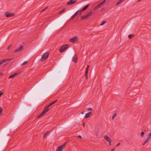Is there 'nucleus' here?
I'll return each mask as SVG.
<instances>
[{
  "instance_id": "f257e3e1",
  "label": "nucleus",
  "mask_w": 151,
  "mask_h": 151,
  "mask_svg": "<svg viewBox=\"0 0 151 151\" xmlns=\"http://www.w3.org/2000/svg\"><path fill=\"white\" fill-rule=\"evenodd\" d=\"M69 45L68 44L62 46L59 49V52L61 53L65 51L69 47Z\"/></svg>"
},
{
  "instance_id": "f03ea898",
  "label": "nucleus",
  "mask_w": 151,
  "mask_h": 151,
  "mask_svg": "<svg viewBox=\"0 0 151 151\" xmlns=\"http://www.w3.org/2000/svg\"><path fill=\"white\" fill-rule=\"evenodd\" d=\"M49 54V52H46L42 55V57L40 59V60L42 62L45 61L48 58Z\"/></svg>"
},
{
  "instance_id": "7ed1b4c3",
  "label": "nucleus",
  "mask_w": 151,
  "mask_h": 151,
  "mask_svg": "<svg viewBox=\"0 0 151 151\" xmlns=\"http://www.w3.org/2000/svg\"><path fill=\"white\" fill-rule=\"evenodd\" d=\"M47 107V106L45 107L44 109L42 112L38 116V118H40L41 117L44 116L47 112L49 110V109Z\"/></svg>"
},
{
  "instance_id": "20e7f679",
  "label": "nucleus",
  "mask_w": 151,
  "mask_h": 151,
  "mask_svg": "<svg viewBox=\"0 0 151 151\" xmlns=\"http://www.w3.org/2000/svg\"><path fill=\"white\" fill-rule=\"evenodd\" d=\"M25 106L23 104H22L20 106V107L17 112V114L18 115L20 114L22 111L24 110V108Z\"/></svg>"
},
{
  "instance_id": "39448f33",
  "label": "nucleus",
  "mask_w": 151,
  "mask_h": 151,
  "mask_svg": "<svg viewBox=\"0 0 151 151\" xmlns=\"http://www.w3.org/2000/svg\"><path fill=\"white\" fill-rule=\"evenodd\" d=\"M104 139H105L109 143V145L111 146V145L112 141L111 138L108 136L104 135Z\"/></svg>"
},
{
  "instance_id": "423d86ee",
  "label": "nucleus",
  "mask_w": 151,
  "mask_h": 151,
  "mask_svg": "<svg viewBox=\"0 0 151 151\" xmlns=\"http://www.w3.org/2000/svg\"><path fill=\"white\" fill-rule=\"evenodd\" d=\"M67 142H65L64 143L63 145H60L58 147L56 150V151H62L63 149L65 147L66 145Z\"/></svg>"
},
{
  "instance_id": "0eeeda50",
  "label": "nucleus",
  "mask_w": 151,
  "mask_h": 151,
  "mask_svg": "<svg viewBox=\"0 0 151 151\" xmlns=\"http://www.w3.org/2000/svg\"><path fill=\"white\" fill-rule=\"evenodd\" d=\"M78 38L77 36H74L73 38H71L69 40V41L73 43H76L78 40Z\"/></svg>"
},
{
  "instance_id": "6e6552de",
  "label": "nucleus",
  "mask_w": 151,
  "mask_h": 151,
  "mask_svg": "<svg viewBox=\"0 0 151 151\" xmlns=\"http://www.w3.org/2000/svg\"><path fill=\"white\" fill-rule=\"evenodd\" d=\"M13 126L12 125H10L8 128H6L3 130V133L4 135H6V134L9 132V128L13 127Z\"/></svg>"
},
{
  "instance_id": "1a4fd4ad",
  "label": "nucleus",
  "mask_w": 151,
  "mask_h": 151,
  "mask_svg": "<svg viewBox=\"0 0 151 151\" xmlns=\"http://www.w3.org/2000/svg\"><path fill=\"white\" fill-rule=\"evenodd\" d=\"M106 2V1H103V2H102L101 3L99 4L97 6H96L93 9V10H95L96 9H99L101 6H103L104 4Z\"/></svg>"
},
{
  "instance_id": "9d476101",
  "label": "nucleus",
  "mask_w": 151,
  "mask_h": 151,
  "mask_svg": "<svg viewBox=\"0 0 151 151\" xmlns=\"http://www.w3.org/2000/svg\"><path fill=\"white\" fill-rule=\"evenodd\" d=\"M5 14L6 16L7 17L13 16L15 15L14 13H9L8 12H6Z\"/></svg>"
},
{
  "instance_id": "9b49d317",
  "label": "nucleus",
  "mask_w": 151,
  "mask_h": 151,
  "mask_svg": "<svg viewBox=\"0 0 151 151\" xmlns=\"http://www.w3.org/2000/svg\"><path fill=\"white\" fill-rule=\"evenodd\" d=\"M71 56L70 55H69L65 58V63L68 62L69 63L71 61Z\"/></svg>"
},
{
  "instance_id": "f8f14e48",
  "label": "nucleus",
  "mask_w": 151,
  "mask_h": 151,
  "mask_svg": "<svg viewBox=\"0 0 151 151\" xmlns=\"http://www.w3.org/2000/svg\"><path fill=\"white\" fill-rule=\"evenodd\" d=\"M23 47L22 46H20L19 47L16 49L14 51V52L20 51L23 50Z\"/></svg>"
},
{
  "instance_id": "ddd939ff",
  "label": "nucleus",
  "mask_w": 151,
  "mask_h": 151,
  "mask_svg": "<svg viewBox=\"0 0 151 151\" xmlns=\"http://www.w3.org/2000/svg\"><path fill=\"white\" fill-rule=\"evenodd\" d=\"M77 60V56L76 54H75L72 58V61L74 63H76Z\"/></svg>"
},
{
  "instance_id": "4468645a",
  "label": "nucleus",
  "mask_w": 151,
  "mask_h": 151,
  "mask_svg": "<svg viewBox=\"0 0 151 151\" xmlns=\"http://www.w3.org/2000/svg\"><path fill=\"white\" fill-rule=\"evenodd\" d=\"M12 59V58L7 59L0 60V64H3L4 62H6L7 61H10Z\"/></svg>"
},
{
  "instance_id": "2eb2a0df",
  "label": "nucleus",
  "mask_w": 151,
  "mask_h": 151,
  "mask_svg": "<svg viewBox=\"0 0 151 151\" xmlns=\"http://www.w3.org/2000/svg\"><path fill=\"white\" fill-rule=\"evenodd\" d=\"M92 114V113L91 111H90L88 112L86 114L85 116V117L86 118H88V117H89Z\"/></svg>"
},
{
  "instance_id": "dca6fc26",
  "label": "nucleus",
  "mask_w": 151,
  "mask_h": 151,
  "mask_svg": "<svg viewBox=\"0 0 151 151\" xmlns=\"http://www.w3.org/2000/svg\"><path fill=\"white\" fill-rule=\"evenodd\" d=\"M77 1H69L67 3V5H68L70 4H72L76 2Z\"/></svg>"
},
{
  "instance_id": "f3484780",
  "label": "nucleus",
  "mask_w": 151,
  "mask_h": 151,
  "mask_svg": "<svg viewBox=\"0 0 151 151\" xmlns=\"http://www.w3.org/2000/svg\"><path fill=\"white\" fill-rule=\"evenodd\" d=\"M89 5L88 4L85 6L81 10H80V11H79L80 12H81V11H83L86 10L88 8V6H89Z\"/></svg>"
},
{
  "instance_id": "a211bd4d",
  "label": "nucleus",
  "mask_w": 151,
  "mask_h": 151,
  "mask_svg": "<svg viewBox=\"0 0 151 151\" xmlns=\"http://www.w3.org/2000/svg\"><path fill=\"white\" fill-rule=\"evenodd\" d=\"M18 74L19 73H16L12 75L9 77V78H13Z\"/></svg>"
},
{
  "instance_id": "6ab92c4d",
  "label": "nucleus",
  "mask_w": 151,
  "mask_h": 151,
  "mask_svg": "<svg viewBox=\"0 0 151 151\" xmlns=\"http://www.w3.org/2000/svg\"><path fill=\"white\" fill-rule=\"evenodd\" d=\"M88 17L86 15L85 16H82L81 17V20H84L87 19Z\"/></svg>"
},
{
  "instance_id": "aec40b11",
  "label": "nucleus",
  "mask_w": 151,
  "mask_h": 151,
  "mask_svg": "<svg viewBox=\"0 0 151 151\" xmlns=\"http://www.w3.org/2000/svg\"><path fill=\"white\" fill-rule=\"evenodd\" d=\"M50 133V132L49 131H47L46 133L45 134L43 137V139H45L47 136H48V134Z\"/></svg>"
},
{
  "instance_id": "412c9836",
  "label": "nucleus",
  "mask_w": 151,
  "mask_h": 151,
  "mask_svg": "<svg viewBox=\"0 0 151 151\" xmlns=\"http://www.w3.org/2000/svg\"><path fill=\"white\" fill-rule=\"evenodd\" d=\"M57 101V100H56L55 101H54L53 102H51V103H50L48 105V106H47V107H48L50 106H51V105H52L53 104H55V102H56Z\"/></svg>"
},
{
  "instance_id": "4be33fe9",
  "label": "nucleus",
  "mask_w": 151,
  "mask_h": 151,
  "mask_svg": "<svg viewBox=\"0 0 151 151\" xmlns=\"http://www.w3.org/2000/svg\"><path fill=\"white\" fill-rule=\"evenodd\" d=\"M72 121H70L69 122H68L66 123L65 124H64V126L65 127H66V126H68L70 124H71V122Z\"/></svg>"
},
{
  "instance_id": "5701e85b",
  "label": "nucleus",
  "mask_w": 151,
  "mask_h": 151,
  "mask_svg": "<svg viewBox=\"0 0 151 151\" xmlns=\"http://www.w3.org/2000/svg\"><path fill=\"white\" fill-rule=\"evenodd\" d=\"M93 13V12L91 11H90V12H88L86 15L87 16L89 17V16H91Z\"/></svg>"
},
{
  "instance_id": "b1692460",
  "label": "nucleus",
  "mask_w": 151,
  "mask_h": 151,
  "mask_svg": "<svg viewBox=\"0 0 151 151\" xmlns=\"http://www.w3.org/2000/svg\"><path fill=\"white\" fill-rule=\"evenodd\" d=\"M134 36V35L133 34H130L128 35V37L129 39H131Z\"/></svg>"
},
{
  "instance_id": "393cba45",
  "label": "nucleus",
  "mask_w": 151,
  "mask_h": 151,
  "mask_svg": "<svg viewBox=\"0 0 151 151\" xmlns=\"http://www.w3.org/2000/svg\"><path fill=\"white\" fill-rule=\"evenodd\" d=\"M88 71H85V76L86 77V79H88Z\"/></svg>"
},
{
  "instance_id": "a878e982",
  "label": "nucleus",
  "mask_w": 151,
  "mask_h": 151,
  "mask_svg": "<svg viewBox=\"0 0 151 151\" xmlns=\"http://www.w3.org/2000/svg\"><path fill=\"white\" fill-rule=\"evenodd\" d=\"M65 10V9H63L62 10L60 11L59 12L58 14H61L63 12H64Z\"/></svg>"
},
{
  "instance_id": "bb28decb",
  "label": "nucleus",
  "mask_w": 151,
  "mask_h": 151,
  "mask_svg": "<svg viewBox=\"0 0 151 151\" xmlns=\"http://www.w3.org/2000/svg\"><path fill=\"white\" fill-rule=\"evenodd\" d=\"M149 140L147 139L144 142L143 144V145H144L145 144H146L149 141Z\"/></svg>"
},
{
  "instance_id": "cd10ccee",
  "label": "nucleus",
  "mask_w": 151,
  "mask_h": 151,
  "mask_svg": "<svg viewBox=\"0 0 151 151\" xmlns=\"http://www.w3.org/2000/svg\"><path fill=\"white\" fill-rule=\"evenodd\" d=\"M116 113H115L114 115H113L112 117V119L113 120L114 118H115V116H116Z\"/></svg>"
},
{
  "instance_id": "c85d7f7f",
  "label": "nucleus",
  "mask_w": 151,
  "mask_h": 151,
  "mask_svg": "<svg viewBox=\"0 0 151 151\" xmlns=\"http://www.w3.org/2000/svg\"><path fill=\"white\" fill-rule=\"evenodd\" d=\"M3 109L2 108L0 107V115L1 116L2 115V112Z\"/></svg>"
},
{
  "instance_id": "c756f323",
  "label": "nucleus",
  "mask_w": 151,
  "mask_h": 151,
  "mask_svg": "<svg viewBox=\"0 0 151 151\" xmlns=\"http://www.w3.org/2000/svg\"><path fill=\"white\" fill-rule=\"evenodd\" d=\"M6 37H5L3 39H2V41L3 42H4V41H7L6 40Z\"/></svg>"
},
{
  "instance_id": "7c9ffc66",
  "label": "nucleus",
  "mask_w": 151,
  "mask_h": 151,
  "mask_svg": "<svg viewBox=\"0 0 151 151\" xmlns=\"http://www.w3.org/2000/svg\"><path fill=\"white\" fill-rule=\"evenodd\" d=\"M151 133H150L149 135L148 136L147 139L149 140V139L151 138Z\"/></svg>"
},
{
  "instance_id": "2f4dec72",
  "label": "nucleus",
  "mask_w": 151,
  "mask_h": 151,
  "mask_svg": "<svg viewBox=\"0 0 151 151\" xmlns=\"http://www.w3.org/2000/svg\"><path fill=\"white\" fill-rule=\"evenodd\" d=\"M123 1H119L116 4V6H117L120 4Z\"/></svg>"
},
{
  "instance_id": "473e14b6",
  "label": "nucleus",
  "mask_w": 151,
  "mask_h": 151,
  "mask_svg": "<svg viewBox=\"0 0 151 151\" xmlns=\"http://www.w3.org/2000/svg\"><path fill=\"white\" fill-rule=\"evenodd\" d=\"M28 63V62L26 61L24 62L21 65V66L24 65L26 64H27Z\"/></svg>"
},
{
  "instance_id": "72a5a7b5",
  "label": "nucleus",
  "mask_w": 151,
  "mask_h": 151,
  "mask_svg": "<svg viewBox=\"0 0 151 151\" xmlns=\"http://www.w3.org/2000/svg\"><path fill=\"white\" fill-rule=\"evenodd\" d=\"M76 15L74 14L73 16H72L70 18L71 20H72L74 19V18L76 17Z\"/></svg>"
},
{
  "instance_id": "f704fd0d",
  "label": "nucleus",
  "mask_w": 151,
  "mask_h": 151,
  "mask_svg": "<svg viewBox=\"0 0 151 151\" xmlns=\"http://www.w3.org/2000/svg\"><path fill=\"white\" fill-rule=\"evenodd\" d=\"M144 132H142L141 133L140 135L141 137H143L144 136Z\"/></svg>"
},
{
  "instance_id": "c9c22d12",
  "label": "nucleus",
  "mask_w": 151,
  "mask_h": 151,
  "mask_svg": "<svg viewBox=\"0 0 151 151\" xmlns=\"http://www.w3.org/2000/svg\"><path fill=\"white\" fill-rule=\"evenodd\" d=\"M106 23V21H104L100 24L101 26H102L104 25Z\"/></svg>"
},
{
  "instance_id": "e433bc0d",
  "label": "nucleus",
  "mask_w": 151,
  "mask_h": 151,
  "mask_svg": "<svg viewBox=\"0 0 151 151\" xmlns=\"http://www.w3.org/2000/svg\"><path fill=\"white\" fill-rule=\"evenodd\" d=\"M47 9H48V7H46L45 9H43L41 12H43L45 10H46Z\"/></svg>"
},
{
  "instance_id": "4c0bfd02",
  "label": "nucleus",
  "mask_w": 151,
  "mask_h": 151,
  "mask_svg": "<svg viewBox=\"0 0 151 151\" xmlns=\"http://www.w3.org/2000/svg\"><path fill=\"white\" fill-rule=\"evenodd\" d=\"M89 67V65H88L87 67V68L86 69V71H88V68Z\"/></svg>"
},
{
  "instance_id": "58836bf2",
  "label": "nucleus",
  "mask_w": 151,
  "mask_h": 151,
  "mask_svg": "<svg viewBox=\"0 0 151 151\" xmlns=\"http://www.w3.org/2000/svg\"><path fill=\"white\" fill-rule=\"evenodd\" d=\"M12 46V45L11 44L10 45H9L7 47V50H9L11 46Z\"/></svg>"
},
{
  "instance_id": "ea45409f",
  "label": "nucleus",
  "mask_w": 151,
  "mask_h": 151,
  "mask_svg": "<svg viewBox=\"0 0 151 151\" xmlns=\"http://www.w3.org/2000/svg\"><path fill=\"white\" fill-rule=\"evenodd\" d=\"M79 11H79V10H78V11H77L76 12V13L74 14L76 16L78 14V12H79Z\"/></svg>"
},
{
  "instance_id": "a19ab883",
  "label": "nucleus",
  "mask_w": 151,
  "mask_h": 151,
  "mask_svg": "<svg viewBox=\"0 0 151 151\" xmlns=\"http://www.w3.org/2000/svg\"><path fill=\"white\" fill-rule=\"evenodd\" d=\"M64 22H63V23H62L61 24L60 23V24L58 26V27H60V26H61L64 23Z\"/></svg>"
},
{
  "instance_id": "79ce46f5",
  "label": "nucleus",
  "mask_w": 151,
  "mask_h": 151,
  "mask_svg": "<svg viewBox=\"0 0 151 151\" xmlns=\"http://www.w3.org/2000/svg\"><path fill=\"white\" fill-rule=\"evenodd\" d=\"M88 110L92 111V108H89L88 109Z\"/></svg>"
},
{
  "instance_id": "37998d69",
  "label": "nucleus",
  "mask_w": 151,
  "mask_h": 151,
  "mask_svg": "<svg viewBox=\"0 0 151 151\" xmlns=\"http://www.w3.org/2000/svg\"><path fill=\"white\" fill-rule=\"evenodd\" d=\"M120 143H118L116 145V147H117L118 146H119L120 145Z\"/></svg>"
},
{
  "instance_id": "c03bdc74",
  "label": "nucleus",
  "mask_w": 151,
  "mask_h": 151,
  "mask_svg": "<svg viewBox=\"0 0 151 151\" xmlns=\"http://www.w3.org/2000/svg\"><path fill=\"white\" fill-rule=\"evenodd\" d=\"M78 137H79V138H80L81 139H82V137L80 135H79L78 136Z\"/></svg>"
},
{
  "instance_id": "a18cd8bd",
  "label": "nucleus",
  "mask_w": 151,
  "mask_h": 151,
  "mask_svg": "<svg viewBox=\"0 0 151 151\" xmlns=\"http://www.w3.org/2000/svg\"><path fill=\"white\" fill-rule=\"evenodd\" d=\"M115 149V148H113V149H112L111 150V151H114Z\"/></svg>"
},
{
  "instance_id": "49530a36",
  "label": "nucleus",
  "mask_w": 151,
  "mask_h": 151,
  "mask_svg": "<svg viewBox=\"0 0 151 151\" xmlns=\"http://www.w3.org/2000/svg\"><path fill=\"white\" fill-rule=\"evenodd\" d=\"M83 126L84 127L85 126V123H83Z\"/></svg>"
},
{
  "instance_id": "de8ad7c7",
  "label": "nucleus",
  "mask_w": 151,
  "mask_h": 151,
  "mask_svg": "<svg viewBox=\"0 0 151 151\" xmlns=\"http://www.w3.org/2000/svg\"><path fill=\"white\" fill-rule=\"evenodd\" d=\"M84 111H83V112H81V114H83L84 113Z\"/></svg>"
},
{
  "instance_id": "09e8293b",
  "label": "nucleus",
  "mask_w": 151,
  "mask_h": 151,
  "mask_svg": "<svg viewBox=\"0 0 151 151\" xmlns=\"http://www.w3.org/2000/svg\"><path fill=\"white\" fill-rule=\"evenodd\" d=\"M79 12V13H80V15H81V12Z\"/></svg>"
},
{
  "instance_id": "8fccbe9b",
  "label": "nucleus",
  "mask_w": 151,
  "mask_h": 151,
  "mask_svg": "<svg viewBox=\"0 0 151 151\" xmlns=\"http://www.w3.org/2000/svg\"><path fill=\"white\" fill-rule=\"evenodd\" d=\"M2 75V73H0V76Z\"/></svg>"
},
{
  "instance_id": "3c124183",
  "label": "nucleus",
  "mask_w": 151,
  "mask_h": 151,
  "mask_svg": "<svg viewBox=\"0 0 151 151\" xmlns=\"http://www.w3.org/2000/svg\"><path fill=\"white\" fill-rule=\"evenodd\" d=\"M10 133V131L9 132V134H7V135L8 136L9 135V134Z\"/></svg>"
},
{
  "instance_id": "603ef678",
  "label": "nucleus",
  "mask_w": 151,
  "mask_h": 151,
  "mask_svg": "<svg viewBox=\"0 0 151 151\" xmlns=\"http://www.w3.org/2000/svg\"><path fill=\"white\" fill-rule=\"evenodd\" d=\"M75 124H74V125H73V127H74L75 126Z\"/></svg>"
},
{
  "instance_id": "864d4df0",
  "label": "nucleus",
  "mask_w": 151,
  "mask_h": 151,
  "mask_svg": "<svg viewBox=\"0 0 151 151\" xmlns=\"http://www.w3.org/2000/svg\"><path fill=\"white\" fill-rule=\"evenodd\" d=\"M139 1H139V0L138 1H137V2H139Z\"/></svg>"
}]
</instances>
